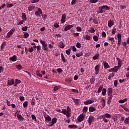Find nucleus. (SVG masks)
Segmentation results:
<instances>
[{
	"label": "nucleus",
	"instance_id": "obj_1",
	"mask_svg": "<svg viewBox=\"0 0 129 129\" xmlns=\"http://www.w3.org/2000/svg\"><path fill=\"white\" fill-rule=\"evenodd\" d=\"M40 42L41 44H42V48L44 51H48V44L46 43V41H44L42 39L40 40Z\"/></svg>",
	"mask_w": 129,
	"mask_h": 129
},
{
	"label": "nucleus",
	"instance_id": "obj_2",
	"mask_svg": "<svg viewBox=\"0 0 129 129\" xmlns=\"http://www.w3.org/2000/svg\"><path fill=\"white\" fill-rule=\"evenodd\" d=\"M94 119H95V118L92 115H90L89 117L88 123L89 124V125H91V123L94 121Z\"/></svg>",
	"mask_w": 129,
	"mask_h": 129
},
{
	"label": "nucleus",
	"instance_id": "obj_3",
	"mask_svg": "<svg viewBox=\"0 0 129 129\" xmlns=\"http://www.w3.org/2000/svg\"><path fill=\"white\" fill-rule=\"evenodd\" d=\"M41 15H43V12L40 8L38 9V11L35 12L36 17H41Z\"/></svg>",
	"mask_w": 129,
	"mask_h": 129
},
{
	"label": "nucleus",
	"instance_id": "obj_4",
	"mask_svg": "<svg viewBox=\"0 0 129 129\" xmlns=\"http://www.w3.org/2000/svg\"><path fill=\"white\" fill-rule=\"evenodd\" d=\"M15 33V29H12L8 33L6 36V38H10L11 36H13V34Z\"/></svg>",
	"mask_w": 129,
	"mask_h": 129
},
{
	"label": "nucleus",
	"instance_id": "obj_5",
	"mask_svg": "<svg viewBox=\"0 0 129 129\" xmlns=\"http://www.w3.org/2000/svg\"><path fill=\"white\" fill-rule=\"evenodd\" d=\"M66 22V14H64L61 16V19L60 20V22L61 24H64Z\"/></svg>",
	"mask_w": 129,
	"mask_h": 129
},
{
	"label": "nucleus",
	"instance_id": "obj_6",
	"mask_svg": "<svg viewBox=\"0 0 129 129\" xmlns=\"http://www.w3.org/2000/svg\"><path fill=\"white\" fill-rule=\"evenodd\" d=\"M57 122V118L54 117L51 120V124H49L48 126H53Z\"/></svg>",
	"mask_w": 129,
	"mask_h": 129
},
{
	"label": "nucleus",
	"instance_id": "obj_7",
	"mask_svg": "<svg viewBox=\"0 0 129 129\" xmlns=\"http://www.w3.org/2000/svg\"><path fill=\"white\" fill-rule=\"evenodd\" d=\"M103 66H104V69H107L108 68H110V66H109V64H108V63H107V62H106V61H103Z\"/></svg>",
	"mask_w": 129,
	"mask_h": 129
},
{
	"label": "nucleus",
	"instance_id": "obj_8",
	"mask_svg": "<svg viewBox=\"0 0 129 129\" xmlns=\"http://www.w3.org/2000/svg\"><path fill=\"white\" fill-rule=\"evenodd\" d=\"M85 117V116H84L83 114H81L79 117H78V121L79 122H81V121H83L84 118Z\"/></svg>",
	"mask_w": 129,
	"mask_h": 129
},
{
	"label": "nucleus",
	"instance_id": "obj_9",
	"mask_svg": "<svg viewBox=\"0 0 129 129\" xmlns=\"http://www.w3.org/2000/svg\"><path fill=\"white\" fill-rule=\"evenodd\" d=\"M100 67V65L97 64L95 67V75H97L99 73V68Z\"/></svg>",
	"mask_w": 129,
	"mask_h": 129
},
{
	"label": "nucleus",
	"instance_id": "obj_10",
	"mask_svg": "<svg viewBox=\"0 0 129 129\" xmlns=\"http://www.w3.org/2000/svg\"><path fill=\"white\" fill-rule=\"evenodd\" d=\"M98 9H102V10H106V11H109L110 10V8L106 5H104L101 7H99Z\"/></svg>",
	"mask_w": 129,
	"mask_h": 129
},
{
	"label": "nucleus",
	"instance_id": "obj_11",
	"mask_svg": "<svg viewBox=\"0 0 129 129\" xmlns=\"http://www.w3.org/2000/svg\"><path fill=\"white\" fill-rule=\"evenodd\" d=\"M74 26L73 25H68L67 26H66L64 29V31H65V32H67V31H68V30H70V29H72V28H73Z\"/></svg>",
	"mask_w": 129,
	"mask_h": 129
},
{
	"label": "nucleus",
	"instance_id": "obj_12",
	"mask_svg": "<svg viewBox=\"0 0 129 129\" xmlns=\"http://www.w3.org/2000/svg\"><path fill=\"white\" fill-rule=\"evenodd\" d=\"M93 102H94V100H88L84 102V103L85 105H88V104H91L92 103H93Z\"/></svg>",
	"mask_w": 129,
	"mask_h": 129
},
{
	"label": "nucleus",
	"instance_id": "obj_13",
	"mask_svg": "<svg viewBox=\"0 0 129 129\" xmlns=\"http://www.w3.org/2000/svg\"><path fill=\"white\" fill-rule=\"evenodd\" d=\"M15 84V81L14 79H11L8 80L7 85H9V86H12V85H13V84Z\"/></svg>",
	"mask_w": 129,
	"mask_h": 129
},
{
	"label": "nucleus",
	"instance_id": "obj_14",
	"mask_svg": "<svg viewBox=\"0 0 129 129\" xmlns=\"http://www.w3.org/2000/svg\"><path fill=\"white\" fill-rule=\"evenodd\" d=\"M112 97H113V96L112 95H111L109 96L108 98H107V104H108V105H109L110 103H111Z\"/></svg>",
	"mask_w": 129,
	"mask_h": 129
},
{
	"label": "nucleus",
	"instance_id": "obj_15",
	"mask_svg": "<svg viewBox=\"0 0 129 129\" xmlns=\"http://www.w3.org/2000/svg\"><path fill=\"white\" fill-rule=\"evenodd\" d=\"M114 24V22L113 20H110L108 22V26L109 28H111V27H112Z\"/></svg>",
	"mask_w": 129,
	"mask_h": 129
},
{
	"label": "nucleus",
	"instance_id": "obj_16",
	"mask_svg": "<svg viewBox=\"0 0 129 129\" xmlns=\"http://www.w3.org/2000/svg\"><path fill=\"white\" fill-rule=\"evenodd\" d=\"M45 118V120L46 121V122H50V121H51V120H52V118H51V117L49 115H47V117L44 116Z\"/></svg>",
	"mask_w": 129,
	"mask_h": 129
},
{
	"label": "nucleus",
	"instance_id": "obj_17",
	"mask_svg": "<svg viewBox=\"0 0 129 129\" xmlns=\"http://www.w3.org/2000/svg\"><path fill=\"white\" fill-rule=\"evenodd\" d=\"M101 116H103V117H106V118H111V115H110L109 113H106L103 115H101Z\"/></svg>",
	"mask_w": 129,
	"mask_h": 129
},
{
	"label": "nucleus",
	"instance_id": "obj_18",
	"mask_svg": "<svg viewBox=\"0 0 129 129\" xmlns=\"http://www.w3.org/2000/svg\"><path fill=\"white\" fill-rule=\"evenodd\" d=\"M56 111L57 112H60V113H63V114H66V109H62L61 111L60 109H57Z\"/></svg>",
	"mask_w": 129,
	"mask_h": 129
},
{
	"label": "nucleus",
	"instance_id": "obj_19",
	"mask_svg": "<svg viewBox=\"0 0 129 129\" xmlns=\"http://www.w3.org/2000/svg\"><path fill=\"white\" fill-rule=\"evenodd\" d=\"M17 58L16 55H13L12 57L10 58V60L12 61V62H16V61H17Z\"/></svg>",
	"mask_w": 129,
	"mask_h": 129
},
{
	"label": "nucleus",
	"instance_id": "obj_20",
	"mask_svg": "<svg viewBox=\"0 0 129 129\" xmlns=\"http://www.w3.org/2000/svg\"><path fill=\"white\" fill-rule=\"evenodd\" d=\"M22 21H24V22H26L27 21V16L25 13H22Z\"/></svg>",
	"mask_w": 129,
	"mask_h": 129
},
{
	"label": "nucleus",
	"instance_id": "obj_21",
	"mask_svg": "<svg viewBox=\"0 0 129 129\" xmlns=\"http://www.w3.org/2000/svg\"><path fill=\"white\" fill-rule=\"evenodd\" d=\"M72 99L76 105H78V104H79V101H80L79 99H75L74 98H73Z\"/></svg>",
	"mask_w": 129,
	"mask_h": 129
},
{
	"label": "nucleus",
	"instance_id": "obj_22",
	"mask_svg": "<svg viewBox=\"0 0 129 129\" xmlns=\"http://www.w3.org/2000/svg\"><path fill=\"white\" fill-rule=\"evenodd\" d=\"M108 96H110L111 95H112V88H109L108 89Z\"/></svg>",
	"mask_w": 129,
	"mask_h": 129
},
{
	"label": "nucleus",
	"instance_id": "obj_23",
	"mask_svg": "<svg viewBox=\"0 0 129 129\" xmlns=\"http://www.w3.org/2000/svg\"><path fill=\"white\" fill-rule=\"evenodd\" d=\"M58 47H59V48H61V49H63L64 47H65V44H64V43L61 41L58 43Z\"/></svg>",
	"mask_w": 129,
	"mask_h": 129
},
{
	"label": "nucleus",
	"instance_id": "obj_24",
	"mask_svg": "<svg viewBox=\"0 0 129 129\" xmlns=\"http://www.w3.org/2000/svg\"><path fill=\"white\" fill-rule=\"evenodd\" d=\"M17 118L19 119V120H20V121H23L24 119V117H23V116H22V115L19 114H17Z\"/></svg>",
	"mask_w": 129,
	"mask_h": 129
},
{
	"label": "nucleus",
	"instance_id": "obj_25",
	"mask_svg": "<svg viewBox=\"0 0 129 129\" xmlns=\"http://www.w3.org/2000/svg\"><path fill=\"white\" fill-rule=\"evenodd\" d=\"M65 82L67 83H71V82H72V78H66Z\"/></svg>",
	"mask_w": 129,
	"mask_h": 129
},
{
	"label": "nucleus",
	"instance_id": "obj_26",
	"mask_svg": "<svg viewBox=\"0 0 129 129\" xmlns=\"http://www.w3.org/2000/svg\"><path fill=\"white\" fill-rule=\"evenodd\" d=\"M68 127L70 128H77L78 126L76 124L69 125Z\"/></svg>",
	"mask_w": 129,
	"mask_h": 129
},
{
	"label": "nucleus",
	"instance_id": "obj_27",
	"mask_svg": "<svg viewBox=\"0 0 129 129\" xmlns=\"http://www.w3.org/2000/svg\"><path fill=\"white\" fill-rule=\"evenodd\" d=\"M95 110H96V109L93 106H91L89 108V111H90V112H93V111H95Z\"/></svg>",
	"mask_w": 129,
	"mask_h": 129
},
{
	"label": "nucleus",
	"instance_id": "obj_28",
	"mask_svg": "<svg viewBox=\"0 0 129 129\" xmlns=\"http://www.w3.org/2000/svg\"><path fill=\"white\" fill-rule=\"evenodd\" d=\"M113 72H117L118 71V69H119V67L118 66H115L113 68H112Z\"/></svg>",
	"mask_w": 129,
	"mask_h": 129
},
{
	"label": "nucleus",
	"instance_id": "obj_29",
	"mask_svg": "<svg viewBox=\"0 0 129 129\" xmlns=\"http://www.w3.org/2000/svg\"><path fill=\"white\" fill-rule=\"evenodd\" d=\"M100 118H102L103 119V121H104V122H105V123H107V122H108V120H107L106 118H105V117L102 116H100Z\"/></svg>",
	"mask_w": 129,
	"mask_h": 129
},
{
	"label": "nucleus",
	"instance_id": "obj_30",
	"mask_svg": "<svg viewBox=\"0 0 129 129\" xmlns=\"http://www.w3.org/2000/svg\"><path fill=\"white\" fill-rule=\"evenodd\" d=\"M91 37H90V36L88 35H86L84 36V40H87L88 41H89V40H90Z\"/></svg>",
	"mask_w": 129,
	"mask_h": 129
},
{
	"label": "nucleus",
	"instance_id": "obj_31",
	"mask_svg": "<svg viewBox=\"0 0 129 129\" xmlns=\"http://www.w3.org/2000/svg\"><path fill=\"white\" fill-rule=\"evenodd\" d=\"M103 89V86L100 85L98 89L97 93H100V92H101V91H102Z\"/></svg>",
	"mask_w": 129,
	"mask_h": 129
},
{
	"label": "nucleus",
	"instance_id": "obj_32",
	"mask_svg": "<svg viewBox=\"0 0 129 129\" xmlns=\"http://www.w3.org/2000/svg\"><path fill=\"white\" fill-rule=\"evenodd\" d=\"M113 77H114V73H112L111 74L109 75L108 77V79L111 80V78H113Z\"/></svg>",
	"mask_w": 129,
	"mask_h": 129
},
{
	"label": "nucleus",
	"instance_id": "obj_33",
	"mask_svg": "<svg viewBox=\"0 0 129 129\" xmlns=\"http://www.w3.org/2000/svg\"><path fill=\"white\" fill-rule=\"evenodd\" d=\"M101 102H102V105L103 107H104V106H105V103H106L105 100L103 98H102L101 99Z\"/></svg>",
	"mask_w": 129,
	"mask_h": 129
},
{
	"label": "nucleus",
	"instance_id": "obj_34",
	"mask_svg": "<svg viewBox=\"0 0 129 129\" xmlns=\"http://www.w3.org/2000/svg\"><path fill=\"white\" fill-rule=\"evenodd\" d=\"M95 82V78H94V77H92V78L90 79L91 84H94Z\"/></svg>",
	"mask_w": 129,
	"mask_h": 129
},
{
	"label": "nucleus",
	"instance_id": "obj_35",
	"mask_svg": "<svg viewBox=\"0 0 129 129\" xmlns=\"http://www.w3.org/2000/svg\"><path fill=\"white\" fill-rule=\"evenodd\" d=\"M67 110L66 109V113H70V112H71V109L70 108V107L69 106H67Z\"/></svg>",
	"mask_w": 129,
	"mask_h": 129
},
{
	"label": "nucleus",
	"instance_id": "obj_36",
	"mask_svg": "<svg viewBox=\"0 0 129 129\" xmlns=\"http://www.w3.org/2000/svg\"><path fill=\"white\" fill-rule=\"evenodd\" d=\"M124 123H125V124H128L129 117L125 118V120H124Z\"/></svg>",
	"mask_w": 129,
	"mask_h": 129
},
{
	"label": "nucleus",
	"instance_id": "obj_37",
	"mask_svg": "<svg viewBox=\"0 0 129 129\" xmlns=\"http://www.w3.org/2000/svg\"><path fill=\"white\" fill-rule=\"evenodd\" d=\"M106 94V89L103 88L102 92V95L104 96Z\"/></svg>",
	"mask_w": 129,
	"mask_h": 129
},
{
	"label": "nucleus",
	"instance_id": "obj_38",
	"mask_svg": "<svg viewBox=\"0 0 129 129\" xmlns=\"http://www.w3.org/2000/svg\"><path fill=\"white\" fill-rule=\"evenodd\" d=\"M99 58V54H97L93 57V60H97Z\"/></svg>",
	"mask_w": 129,
	"mask_h": 129
},
{
	"label": "nucleus",
	"instance_id": "obj_39",
	"mask_svg": "<svg viewBox=\"0 0 129 129\" xmlns=\"http://www.w3.org/2000/svg\"><path fill=\"white\" fill-rule=\"evenodd\" d=\"M118 41L121 42V35L120 34H117Z\"/></svg>",
	"mask_w": 129,
	"mask_h": 129
},
{
	"label": "nucleus",
	"instance_id": "obj_40",
	"mask_svg": "<svg viewBox=\"0 0 129 129\" xmlns=\"http://www.w3.org/2000/svg\"><path fill=\"white\" fill-rule=\"evenodd\" d=\"M34 6H29L28 7V11H29V12H32V11H34Z\"/></svg>",
	"mask_w": 129,
	"mask_h": 129
},
{
	"label": "nucleus",
	"instance_id": "obj_41",
	"mask_svg": "<svg viewBox=\"0 0 129 129\" xmlns=\"http://www.w3.org/2000/svg\"><path fill=\"white\" fill-rule=\"evenodd\" d=\"M61 60H62V62L65 63V62H66V60L65 59V57H64V54H63V53H61Z\"/></svg>",
	"mask_w": 129,
	"mask_h": 129
},
{
	"label": "nucleus",
	"instance_id": "obj_42",
	"mask_svg": "<svg viewBox=\"0 0 129 129\" xmlns=\"http://www.w3.org/2000/svg\"><path fill=\"white\" fill-rule=\"evenodd\" d=\"M127 101V99H121L119 101V103H124V102H125V101Z\"/></svg>",
	"mask_w": 129,
	"mask_h": 129
},
{
	"label": "nucleus",
	"instance_id": "obj_43",
	"mask_svg": "<svg viewBox=\"0 0 129 129\" xmlns=\"http://www.w3.org/2000/svg\"><path fill=\"white\" fill-rule=\"evenodd\" d=\"M93 39L94 41H95V42H97V41H98V37H97V36H96V35L93 36Z\"/></svg>",
	"mask_w": 129,
	"mask_h": 129
},
{
	"label": "nucleus",
	"instance_id": "obj_44",
	"mask_svg": "<svg viewBox=\"0 0 129 129\" xmlns=\"http://www.w3.org/2000/svg\"><path fill=\"white\" fill-rule=\"evenodd\" d=\"M71 48H69V49L67 50L66 51V54H67V55H70L71 53Z\"/></svg>",
	"mask_w": 129,
	"mask_h": 129
},
{
	"label": "nucleus",
	"instance_id": "obj_45",
	"mask_svg": "<svg viewBox=\"0 0 129 129\" xmlns=\"http://www.w3.org/2000/svg\"><path fill=\"white\" fill-rule=\"evenodd\" d=\"M59 88H60V86H55V87H54L53 91L54 92L57 91V90H58V89H59Z\"/></svg>",
	"mask_w": 129,
	"mask_h": 129
},
{
	"label": "nucleus",
	"instance_id": "obj_46",
	"mask_svg": "<svg viewBox=\"0 0 129 129\" xmlns=\"http://www.w3.org/2000/svg\"><path fill=\"white\" fill-rule=\"evenodd\" d=\"M116 60H117V62H118V65H121V60H120V59L119 58H118V57H117L116 58Z\"/></svg>",
	"mask_w": 129,
	"mask_h": 129
},
{
	"label": "nucleus",
	"instance_id": "obj_47",
	"mask_svg": "<svg viewBox=\"0 0 129 129\" xmlns=\"http://www.w3.org/2000/svg\"><path fill=\"white\" fill-rule=\"evenodd\" d=\"M104 11L102 9H99V10L97 11V14H102Z\"/></svg>",
	"mask_w": 129,
	"mask_h": 129
},
{
	"label": "nucleus",
	"instance_id": "obj_48",
	"mask_svg": "<svg viewBox=\"0 0 129 129\" xmlns=\"http://www.w3.org/2000/svg\"><path fill=\"white\" fill-rule=\"evenodd\" d=\"M7 8H12V7H14V5L12 4L7 3L6 4Z\"/></svg>",
	"mask_w": 129,
	"mask_h": 129
},
{
	"label": "nucleus",
	"instance_id": "obj_49",
	"mask_svg": "<svg viewBox=\"0 0 129 129\" xmlns=\"http://www.w3.org/2000/svg\"><path fill=\"white\" fill-rule=\"evenodd\" d=\"M17 69H19V70H22L23 69V67H22V66H21V64H18L16 66Z\"/></svg>",
	"mask_w": 129,
	"mask_h": 129
},
{
	"label": "nucleus",
	"instance_id": "obj_50",
	"mask_svg": "<svg viewBox=\"0 0 129 129\" xmlns=\"http://www.w3.org/2000/svg\"><path fill=\"white\" fill-rule=\"evenodd\" d=\"M31 117H32V119L33 120H34V121H37V118L36 117V116H35V115L32 114Z\"/></svg>",
	"mask_w": 129,
	"mask_h": 129
},
{
	"label": "nucleus",
	"instance_id": "obj_51",
	"mask_svg": "<svg viewBox=\"0 0 129 129\" xmlns=\"http://www.w3.org/2000/svg\"><path fill=\"white\" fill-rule=\"evenodd\" d=\"M122 108H123V109H124V110H125V111H127L128 112H129V108H127L124 106H122Z\"/></svg>",
	"mask_w": 129,
	"mask_h": 129
},
{
	"label": "nucleus",
	"instance_id": "obj_52",
	"mask_svg": "<svg viewBox=\"0 0 129 129\" xmlns=\"http://www.w3.org/2000/svg\"><path fill=\"white\" fill-rule=\"evenodd\" d=\"M99 0H90V3L91 4H96V3L98 2Z\"/></svg>",
	"mask_w": 129,
	"mask_h": 129
},
{
	"label": "nucleus",
	"instance_id": "obj_53",
	"mask_svg": "<svg viewBox=\"0 0 129 129\" xmlns=\"http://www.w3.org/2000/svg\"><path fill=\"white\" fill-rule=\"evenodd\" d=\"M83 55V52L82 51L79 53L76 54L77 57H81Z\"/></svg>",
	"mask_w": 129,
	"mask_h": 129
},
{
	"label": "nucleus",
	"instance_id": "obj_54",
	"mask_svg": "<svg viewBox=\"0 0 129 129\" xmlns=\"http://www.w3.org/2000/svg\"><path fill=\"white\" fill-rule=\"evenodd\" d=\"M117 84H118V81L115 80V81L114 82V87H117Z\"/></svg>",
	"mask_w": 129,
	"mask_h": 129
},
{
	"label": "nucleus",
	"instance_id": "obj_55",
	"mask_svg": "<svg viewBox=\"0 0 129 129\" xmlns=\"http://www.w3.org/2000/svg\"><path fill=\"white\" fill-rule=\"evenodd\" d=\"M89 33H94L95 32V30L94 28H91L90 30H88Z\"/></svg>",
	"mask_w": 129,
	"mask_h": 129
},
{
	"label": "nucleus",
	"instance_id": "obj_56",
	"mask_svg": "<svg viewBox=\"0 0 129 129\" xmlns=\"http://www.w3.org/2000/svg\"><path fill=\"white\" fill-rule=\"evenodd\" d=\"M29 36V33H28L26 32V33H25L24 34V38L25 39H27V38H28Z\"/></svg>",
	"mask_w": 129,
	"mask_h": 129
},
{
	"label": "nucleus",
	"instance_id": "obj_57",
	"mask_svg": "<svg viewBox=\"0 0 129 129\" xmlns=\"http://www.w3.org/2000/svg\"><path fill=\"white\" fill-rule=\"evenodd\" d=\"M76 47L80 49L81 48V44L80 42H78L76 44Z\"/></svg>",
	"mask_w": 129,
	"mask_h": 129
},
{
	"label": "nucleus",
	"instance_id": "obj_58",
	"mask_svg": "<svg viewBox=\"0 0 129 129\" xmlns=\"http://www.w3.org/2000/svg\"><path fill=\"white\" fill-rule=\"evenodd\" d=\"M36 75H37V76H39V77H42V75H41V74H40V71H37Z\"/></svg>",
	"mask_w": 129,
	"mask_h": 129
},
{
	"label": "nucleus",
	"instance_id": "obj_59",
	"mask_svg": "<svg viewBox=\"0 0 129 129\" xmlns=\"http://www.w3.org/2000/svg\"><path fill=\"white\" fill-rule=\"evenodd\" d=\"M93 22L96 25H97L98 24V21H97V19L95 18L93 20Z\"/></svg>",
	"mask_w": 129,
	"mask_h": 129
},
{
	"label": "nucleus",
	"instance_id": "obj_60",
	"mask_svg": "<svg viewBox=\"0 0 129 129\" xmlns=\"http://www.w3.org/2000/svg\"><path fill=\"white\" fill-rule=\"evenodd\" d=\"M28 106V101H25L23 103V107L26 108Z\"/></svg>",
	"mask_w": 129,
	"mask_h": 129
},
{
	"label": "nucleus",
	"instance_id": "obj_61",
	"mask_svg": "<svg viewBox=\"0 0 129 129\" xmlns=\"http://www.w3.org/2000/svg\"><path fill=\"white\" fill-rule=\"evenodd\" d=\"M22 30V31H23V32H26V31L28 30V27L25 26V27H23Z\"/></svg>",
	"mask_w": 129,
	"mask_h": 129
},
{
	"label": "nucleus",
	"instance_id": "obj_62",
	"mask_svg": "<svg viewBox=\"0 0 129 129\" xmlns=\"http://www.w3.org/2000/svg\"><path fill=\"white\" fill-rule=\"evenodd\" d=\"M108 40L109 41H111V42H113H113H114V38H113V37H109L108 38Z\"/></svg>",
	"mask_w": 129,
	"mask_h": 129
},
{
	"label": "nucleus",
	"instance_id": "obj_63",
	"mask_svg": "<svg viewBox=\"0 0 129 129\" xmlns=\"http://www.w3.org/2000/svg\"><path fill=\"white\" fill-rule=\"evenodd\" d=\"M56 71H57V72H58V73H59V74H61V73H62L63 70H62V69L59 68V69H57L56 70Z\"/></svg>",
	"mask_w": 129,
	"mask_h": 129
},
{
	"label": "nucleus",
	"instance_id": "obj_64",
	"mask_svg": "<svg viewBox=\"0 0 129 129\" xmlns=\"http://www.w3.org/2000/svg\"><path fill=\"white\" fill-rule=\"evenodd\" d=\"M87 110H88V107H87L86 106L84 107V108L83 109V111L86 112V111H87Z\"/></svg>",
	"mask_w": 129,
	"mask_h": 129
}]
</instances>
